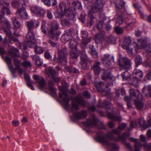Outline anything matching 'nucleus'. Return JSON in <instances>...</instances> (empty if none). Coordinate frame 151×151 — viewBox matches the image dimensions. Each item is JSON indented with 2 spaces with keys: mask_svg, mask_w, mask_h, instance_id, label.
Wrapping results in <instances>:
<instances>
[{
  "mask_svg": "<svg viewBox=\"0 0 151 151\" xmlns=\"http://www.w3.org/2000/svg\"><path fill=\"white\" fill-rule=\"evenodd\" d=\"M48 85L49 90L52 93L54 94H56V88L55 87L54 83L52 81H50L48 82Z\"/></svg>",
  "mask_w": 151,
  "mask_h": 151,
  "instance_id": "473e14b6",
  "label": "nucleus"
},
{
  "mask_svg": "<svg viewBox=\"0 0 151 151\" xmlns=\"http://www.w3.org/2000/svg\"><path fill=\"white\" fill-rule=\"evenodd\" d=\"M133 6L134 8L137 10L140 14L141 17L145 16V14L143 12V8L140 5H139L138 4L135 3L133 4Z\"/></svg>",
  "mask_w": 151,
  "mask_h": 151,
  "instance_id": "4c0bfd02",
  "label": "nucleus"
},
{
  "mask_svg": "<svg viewBox=\"0 0 151 151\" xmlns=\"http://www.w3.org/2000/svg\"><path fill=\"white\" fill-rule=\"evenodd\" d=\"M72 35H70L65 33L61 36V39L63 42L65 43L69 40L70 41L71 40H72Z\"/></svg>",
  "mask_w": 151,
  "mask_h": 151,
  "instance_id": "f704fd0d",
  "label": "nucleus"
},
{
  "mask_svg": "<svg viewBox=\"0 0 151 151\" xmlns=\"http://www.w3.org/2000/svg\"><path fill=\"white\" fill-rule=\"evenodd\" d=\"M33 78L36 82L39 84V88L40 89H43L46 84L44 78L42 76L37 74L34 75Z\"/></svg>",
  "mask_w": 151,
  "mask_h": 151,
  "instance_id": "9b49d317",
  "label": "nucleus"
},
{
  "mask_svg": "<svg viewBox=\"0 0 151 151\" xmlns=\"http://www.w3.org/2000/svg\"><path fill=\"white\" fill-rule=\"evenodd\" d=\"M85 52H82V54L80 55L81 60L78 64L79 68L81 69H86L87 68V62L89 60L88 56L85 54H83Z\"/></svg>",
  "mask_w": 151,
  "mask_h": 151,
  "instance_id": "0eeeda50",
  "label": "nucleus"
},
{
  "mask_svg": "<svg viewBox=\"0 0 151 151\" xmlns=\"http://www.w3.org/2000/svg\"><path fill=\"white\" fill-rule=\"evenodd\" d=\"M22 65L24 68L31 66V63L29 61L27 60L24 61L23 63H22Z\"/></svg>",
  "mask_w": 151,
  "mask_h": 151,
  "instance_id": "13d9d810",
  "label": "nucleus"
},
{
  "mask_svg": "<svg viewBox=\"0 0 151 151\" xmlns=\"http://www.w3.org/2000/svg\"><path fill=\"white\" fill-rule=\"evenodd\" d=\"M116 10L119 11L121 9L124 7L125 3L123 0H119L115 4Z\"/></svg>",
  "mask_w": 151,
  "mask_h": 151,
  "instance_id": "2f4dec72",
  "label": "nucleus"
},
{
  "mask_svg": "<svg viewBox=\"0 0 151 151\" xmlns=\"http://www.w3.org/2000/svg\"><path fill=\"white\" fill-rule=\"evenodd\" d=\"M91 40V38L90 37H87L82 38V43L84 45H86L90 43Z\"/></svg>",
  "mask_w": 151,
  "mask_h": 151,
  "instance_id": "5fc2aeb1",
  "label": "nucleus"
},
{
  "mask_svg": "<svg viewBox=\"0 0 151 151\" xmlns=\"http://www.w3.org/2000/svg\"><path fill=\"white\" fill-rule=\"evenodd\" d=\"M98 106L99 107L104 108L105 109H110L111 108L112 104L110 101H105L101 105L99 104Z\"/></svg>",
  "mask_w": 151,
  "mask_h": 151,
  "instance_id": "cd10ccee",
  "label": "nucleus"
},
{
  "mask_svg": "<svg viewBox=\"0 0 151 151\" xmlns=\"http://www.w3.org/2000/svg\"><path fill=\"white\" fill-rule=\"evenodd\" d=\"M77 50H72L70 53V57L72 59H76L78 57Z\"/></svg>",
  "mask_w": 151,
  "mask_h": 151,
  "instance_id": "09e8293b",
  "label": "nucleus"
},
{
  "mask_svg": "<svg viewBox=\"0 0 151 151\" xmlns=\"http://www.w3.org/2000/svg\"><path fill=\"white\" fill-rule=\"evenodd\" d=\"M142 17L144 19L146 20L147 22L151 23V15L150 14L147 16L145 14V16H143Z\"/></svg>",
  "mask_w": 151,
  "mask_h": 151,
  "instance_id": "69168bd1",
  "label": "nucleus"
},
{
  "mask_svg": "<svg viewBox=\"0 0 151 151\" xmlns=\"http://www.w3.org/2000/svg\"><path fill=\"white\" fill-rule=\"evenodd\" d=\"M97 136L95 137V139L99 142L106 144L107 146H111L113 150H118L119 147L115 143H110L108 140L109 138H105L103 135L104 132L99 131L97 133Z\"/></svg>",
  "mask_w": 151,
  "mask_h": 151,
  "instance_id": "f03ea898",
  "label": "nucleus"
},
{
  "mask_svg": "<svg viewBox=\"0 0 151 151\" xmlns=\"http://www.w3.org/2000/svg\"><path fill=\"white\" fill-rule=\"evenodd\" d=\"M121 75L123 81H129L131 80V75L127 71L122 73Z\"/></svg>",
  "mask_w": 151,
  "mask_h": 151,
  "instance_id": "c756f323",
  "label": "nucleus"
},
{
  "mask_svg": "<svg viewBox=\"0 0 151 151\" xmlns=\"http://www.w3.org/2000/svg\"><path fill=\"white\" fill-rule=\"evenodd\" d=\"M67 11L65 3L63 2L60 3L59 4V9L58 12L59 15L61 16H63L67 12Z\"/></svg>",
  "mask_w": 151,
  "mask_h": 151,
  "instance_id": "a211bd4d",
  "label": "nucleus"
},
{
  "mask_svg": "<svg viewBox=\"0 0 151 151\" xmlns=\"http://www.w3.org/2000/svg\"><path fill=\"white\" fill-rule=\"evenodd\" d=\"M135 62L136 64V67L137 68L142 62V57L140 56H137L135 59Z\"/></svg>",
  "mask_w": 151,
  "mask_h": 151,
  "instance_id": "c03bdc74",
  "label": "nucleus"
},
{
  "mask_svg": "<svg viewBox=\"0 0 151 151\" xmlns=\"http://www.w3.org/2000/svg\"><path fill=\"white\" fill-rule=\"evenodd\" d=\"M104 35L101 33H98L95 36V40L96 43L98 44L100 42L104 39Z\"/></svg>",
  "mask_w": 151,
  "mask_h": 151,
  "instance_id": "79ce46f5",
  "label": "nucleus"
},
{
  "mask_svg": "<svg viewBox=\"0 0 151 151\" xmlns=\"http://www.w3.org/2000/svg\"><path fill=\"white\" fill-rule=\"evenodd\" d=\"M74 99L81 106H86L85 102L81 96H76L75 97Z\"/></svg>",
  "mask_w": 151,
  "mask_h": 151,
  "instance_id": "e433bc0d",
  "label": "nucleus"
},
{
  "mask_svg": "<svg viewBox=\"0 0 151 151\" xmlns=\"http://www.w3.org/2000/svg\"><path fill=\"white\" fill-rule=\"evenodd\" d=\"M12 4L13 7L18 8L20 6V3L16 0H13L12 2Z\"/></svg>",
  "mask_w": 151,
  "mask_h": 151,
  "instance_id": "6e6d98bb",
  "label": "nucleus"
},
{
  "mask_svg": "<svg viewBox=\"0 0 151 151\" xmlns=\"http://www.w3.org/2000/svg\"><path fill=\"white\" fill-rule=\"evenodd\" d=\"M135 22V20L133 19L132 22L128 23L125 27L127 30L129 31L132 29L134 26Z\"/></svg>",
  "mask_w": 151,
  "mask_h": 151,
  "instance_id": "de8ad7c7",
  "label": "nucleus"
},
{
  "mask_svg": "<svg viewBox=\"0 0 151 151\" xmlns=\"http://www.w3.org/2000/svg\"><path fill=\"white\" fill-rule=\"evenodd\" d=\"M25 23L28 31H33L35 27L34 22L32 20H30L27 21Z\"/></svg>",
  "mask_w": 151,
  "mask_h": 151,
  "instance_id": "c85d7f7f",
  "label": "nucleus"
},
{
  "mask_svg": "<svg viewBox=\"0 0 151 151\" xmlns=\"http://www.w3.org/2000/svg\"><path fill=\"white\" fill-rule=\"evenodd\" d=\"M76 43L74 40H71L69 43V47L72 50H77Z\"/></svg>",
  "mask_w": 151,
  "mask_h": 151,
  "instance_id": "49530a36",
  "label": "nucleus"
},
{
  "mask_svg": "<svg viewBox=\"0 0 151 151\" xmlns=\"http://www.w3.org/2000/svg\"><path fill=\"white\" fill-rule=\"evenodd\" d=\"M47 6L50 7L51 6H56L57 2L56 0H41Z\"/></svg>",
  "mask_w": 151,
  "mask_h": 151,
  "instance_id": "bb28decb",
  "label": "nucleus"
},
{
  "mask_svg": "<svg viewBox=\"0 0 151 151\" xmlns=\"http://www.w3.org/2000/svg\"><path fill=\"white\" fill-rule=\"evenodd\" d=\"M14 62L16 67L14 68L18 71L19 74H22L23 72V70L20 67V61L18 59L14 58Z\"/></svg>",
  "mask_w": 151,
  "mask_h": 151,
  "instance_id": "393cba45",
  "label": "nucleus"
},
{
  "mask_svg": "<svg viewBox=\"0 0 151 151\" xmlns=\"http://www.w3.org/2000/svg\"><path fill=\"white\" fill-rule=\"evenodd\" d=\"M11 13L8 7L4 6L2 8L1 11L0 12V23L2 27L5 26L8 28L10 27L11 25L9 24V22L4 17V15L5 14H7V15L10 14Z\"/></svg>",
  "mask_w": 151,
  "mask_h": 151,
  "instance_id": "7ed1b4c3",
  "label": "nucleus"
},
{
  "mask_svg": "<svg viewBox=\"0 0 151 151\" xmlns=\"http://www.w3.org/2000/svg\"><path fill=\"white\" fill-rule=\"evenodd\" d=\"M34 52L35 54H40L44 52L43 48L41 47L35 45L34 47Z\"/></svg>",
  "mask_w": 151,
  "mask_h": 151,
  "instance_id": "ea45409f",
  "label": "nucleus"
},
{
  "mask_svg": "<svg viewBox=\"0 0 151 151\" xmlns=\"http://www.w3.org/2000/svg\"><path fill=\"white\" fill-rule=\"evenodd\" d=\"M24 78L26 81L28 86L32 90H34L35 88L32 85L33 82L30 79L29 76L27 73L25 74L24 75Z\"/></svg>",
  "mask_w": 151,
  "mask_h": 151,
  "instance_id": "5701e85b",
  "label": "nucleus"
},
{
  "mask_svg": "<svg viewBox=\"0 0 151 151\" xmlns=\"http://www.w3.org/2000/svg\"><path fill=\"white\" fill-rule=\"evenodd\" d=\"M137 42L136 45L138 49H143L147 45V40L145 38H140L137 40Z\"/></svg>",
  "mask_w": 151,
  "mask_h": 151,
  "instance_id": "6ab92c4d",
  "label": "nucleus"
},
{
  "mask_svg": "<svg viewBox=\"0 0 151 151\" xmlns=\"http://www.w3.org/2000/svg\"><path fill=\"white\" fill-rule=\"evenodd\" d=\"M72 6L73 7L75 11L76 9L79 10L82 8L81 3L77 1H75L73 2Z\"/></svg>",
  "mask_w": 151,
  "mask_h": 151,
  "instance_id": "58836bf2",
  "label": "nucleus"
},
{
  "mask_svg": "<svg viewBox=\"0 0 151 151\" xmlns=\"http://www.w3.org/2000/svg\"><path fill=\"white\" fill-rule=\"evenodd\" d=\"M104 22L102 21H99V23L98 24L97 26V27L99 31H101L103 28L104 26Z\"/></svg>",
  "mask_w": 151,
  "mask_h": 151,
  "instance_id": "680f3d73",
  "label": "nucleus"
},
{
  "mask_svg": "<svg viewBox=\"0 0 151 151\" xmlns=\"http://www.w3.org/2000/svg\"><path fill=\"white\" fill-rule=\"evenodd\" d=\"M79 109V106L77 104L74 103L72 104L71 112L73 113V115L71 118L73 121L76 122L85 119L87 116V113L85 110H82L81 112L77 111L74 113L75 110L77 111Z\"/></svg>",
  "mask_w": 151,
  "mask_h": 151,
  "instance_id": "f257e3e1",
  "label": "nucleus"
},
{
  "mask_svg": "<svg viewBox=\"0 0 151 151\" xmlns=\"http://www.w3.org/2000/svg\"><path fill=\"white\" fill-rule=\"evenodd\" d=\"M103 84L102 82L100 81L98 83L99 86L97 87V90L101 92H103L104 91V89L101 87V85Z\"/></svg>",
  "mask_w": 151,
  "mask_h": 151,
  "instance_id": "bf43d9fd",
  "label": "nucleus"
},
{
  "mask_svg": "<svg viewBox=\"0 0 151 151\" xmlns=\"http://www.w3.org/2000/svg\"><path fill=\"white\" fill-rule=\"evenodd\" d=\"M130 96L132 97H134L137 100L142 99V95L138 90H134L133 89H131L129 91Z\"/></svg>",
  "mask_w": 151,
  "mask_h": 151,
  "instance_id": "f3484780",
  "label": "nucleus"
},
{
  "mask_svg": "<svg viewBox=\"0 0 151 151\" xmlns=\"http://www.w3.org/2000/svg\"><path fill=\"white\" fill-rule=\"evenodd\" d=\"M6 27L7 29L5 28H4V29L5 32H6V35L9 37L10 40L13 41L14 42H17L18 41V39L12 35V32L10 30L11 27L9 28H8L7 27Z\"/></svg>",
  "mask_w": 151,
  "mask_h": 151,
  "instance_id": "aec40b11",
  "label": "nucleus"
},
{
  "mask_svg": "<svg viewBox=\"0 0 151 151\" xmlns=\"http://www.w3.org/2000/svg\"><path fill=\"white\" fill-rule=\"evenodd\" d=\"M127 126V124L125 123H122L120 125H119L117 127L118 129H119L121 130H124Z\"/></svg>",
  "mask_w": 151,
  "mask_h": 151,
  "instance_id": "774afa93",
  "label": "nucleus"
},
{
  "mask_svg": "<svg viewBox=\"0 0 151 151\" xmlns=\"http://www.w3.org/2000/svg\"><path fill=\"white\" fill-rule=\"evenodd\" d=\"M140 80L133 77V80L132 82V84L135 87H137L138 86V83Z\"/></svg>",
  "mask_w": 151,
  "mask_h": 151,
  "instance_id": "603ef678",
  "label": "nucleus"
},
{
  "mask_svg": "<svg viewBox=\"0 0 151 151\" xmlns=\"http://www.w3.org/2000/svg\"><path fill=\"white\" fill-rule=\"evenodd\" d=\"M143 49L147 54H151V44L147 45Z\"/></svg>",
  "mask_w": 151,
  "mask_h": 151,
  "instance_id": "8fccbe9b",
  "label": "nucleus"
},
{
  "mask_svg": "<svg viewBox=\"0 0 151 151\" xmlns=\"http://www.w3.org/2000/svg\"><path fill=\"white\" fill-rule=\"evenodd\" d=\"M61 24L63 26H66L70 24V22L69 20L65 19H63L61 22Z\"/></svg>",
  "mask_w": 151,
  "mask_h": 151,
  "instance_id": "3c124183",
  "label": "nucleus"
},
{
  "mask_svg": "<svg viewBox=\"0 0 151 151\" xmlns=\"http://www.w3.org/2000/svg\"><path fill=\"white\" fill-rule=\"evenodd\" d=\"M9 69L11 71L12 75L14 77H16L17 76L15 74L16 73V69L14 68L12 66H11L9 67Z\"/></svg>",
  "mask_w": 151,
  "mask_h": 151,
  "instance_id": "e2e57ef3",
  "label": "nucleus"
},
{
  "mask_svg": "<svg viewBox=\"0 0 151 151\" xmlns=\"http://www.w3.org/2000/svg\"><path fill=\"white\" fill-rule=\"evenodd\" d=\"M101 60L104 65L106 67H108L110 66L111 64V61L112 60L114 62V59L113 56L110 57L109 54H105L104 56L101 58Z\"/></svg>",
  "mask_w": 151,
  "mask_h": 151,
  "instance_id": "f8f14e48",
  "label": "nucleus"
},
{
  "mask_svg": "<svg viewBox=\"0 0 151 151\" xmlns=\"http://www.w3.org/2000/svg\"><path fill=\"white\" fill-rule=\"evenodd\" d=\"M119 63L121 68L127 70H128L130 69L131 65L130 60L126 57L122 58L121 62L120 60H119Z\"/></svg>",
  "mask_w": 151,
  "mask_h": 151,
  "instance_id": "9d476101",
  "label": "nucleus"
},
{
  "mask_svg": "<svg viewBox=\"0 0 151 151\" xmlns=\"http://www.w3.org/2000/svg\"><path fill=\"white\" fill-rule=\"evenodd\" d=\"M59 89L62 92V93H59V97L60 98H62L63 96H64L63 99L64 104L66 108H68L69 106V99L67 98L68 94L63 87H60Z\"/></svg>",
  "mask_w": 151,
  "mask_h": 151,
  "instance_id": "6e6552de",
  "label": "nucleus"
},
{
  "mask_svg": "<svg viewBox=\"0 0 151 151\" xmlns=\"http://www.w3.org/2000/svg\"><path fill=\"white\" fill-rule=\"evenodd\" d=\"M113 39V37H109L105 39V42L106 44H111L113 43L112 41Z\"/></svg>",
  "mask_w": 151,
  "mask_h": 151,
  "instance_id": "4d7b16f0",
  "label": "nucleus"
},
{
  "mask_svg": "<svg viewBox=\"0 0 151 151\" xmlns=\"http://www.w3.org/2000/svg\"><path fill=\"white\" fill-rule=\"evenodd\" d=\"M98 121V119L93 115L91 119H87L86 122H83L82 123L88 127L90 126L91 127H96L97 126V123Z\"/></svg>",
  "mask_w": 151,
  "mask_h": 151,
  "instance_id": "1a4fd4ad",
  "label": "nucleus"
},
{
  "mask_svg": "<svg viewBox=\"0 0 151 151\" xmlns=\"http://www.w3.org/2000/svg\"><path fill=\"white\" fill-rule=\"evenodd\" d=\"M114 31L117 34H121L123 32L122 28L118 26L114 28Z\"/></svg>",
  "mask_w": 151,
  "mask_h": 151,
  "instance_id": "864d4df0",
  "label": "nucleus"
},
{
  "mask_svg": "<svg viewBox=\"0 0 151 151\" xmlns=\"http://www.w3.org/2000/svg\"><path fill=\"white\" fill-rule=\"evenodd\" d=\"M100 65L101 63L99 61H97L93 65V69L96 75H99V74L101 70V68L100 67Z\"/></svg>",
  "mask_w": 151,
  "mask_h": 151,
  "instance_id": "a878e982",
  "label": "nucleus"
},
{
  "mask_svg": "<svg viewBox=\"0 0 151 151\" xmlns=\"http://www.w3.org/2000/svg\"><path fill=\"white\" fill-rule=\"evenodd\" d=\"M132 40L130 37H126L122 47L124 49L127 50L128 52L131 53L133 51L132 48L130 49L129 46L131 44Z\"/></svg>",
  "mask_w": 151,
  "mask_h": 151,
  "instance_id": "2eb2a0df",
  "label": "nucleus"
},
{
  "mask_svg": "<svg viewBox=\"0 0 151 151\" xmlns=\"http://www.w3.org/2000/svg\"><path fill=\"white\" fill-rule=\"evenodd\" d=\"M81 35L82 38L88 37V32L85 30H82L81 31Z\"/></svg>",
  "mask_w": 151,
  "mask_h": 151,
  "instance_id": "0e129e2a",
  "label": "nucleus"
},
{
  "mask_svg": "<svg viewBox=\"0 0 151 151\" xmlns=\"http://www.w3.org/2000/svg\"><path fill=\"white\" fill-rule=\"evenodd\" d=\"M12 22L14 26L16 28H19L21 25L20 22L15 17H13L12 19Z\"/></svg>",
  "mask_w": 151,
  "mask_h": 151,
  "instance_id": "37998d69",
  "label": "nucleus"
},
{
  "mask_svg": "<svg viewBox=\"0 0 151 151\" xmlns=\"http://www.w3.org/2000/svg\"><path fill=\"white\" fill-rule=\"evenodd\" d=\"M59 28V24L58 22L54 21L52 22L48 33L49 37L53 39L56 34L58 35V33H57V32Z\"/></svg>",
  "mask_w": 151,
  "mask_h": 151,
  "instance_id": "39448f33",
  "label": "nucleus"
},
{
  "mask_svg": "<svg viewBox=\"0 0 151 151\" xmlns=\"http://www.w3.org/2000/svg\"><path fill=\"white\" fill-rule=\"evenodd\" d=\"M67 49L66 48H63L60 50L58 51V57L56 58H55L54 60H56L59 63L63 65H65L67 64Z\"/></svg>",
  "mask_w": 151,
  "mask_h": 151,
  "instance_id": "20e7f679",
  "label": "nucleus"
},
{
  "mask_svg": "<svg viewBox=\"0 0 151 151\" xmlns=\"http://www.w3.org/2000/svg\"><path fill=\"white\" fill-rule=\"evenodd\" d=\"M46 73L50 78L56 76L57 75V73L55 70L50 67L47 69L46 70Z\"/></svg>",
  "mask_w": 151,
  "mask_h": 151,
  "instance_id": "4be33fe9",
  "label": "nucleus"
},
{
  "mask_svg": "<svg viewBox=\"0 0 151 151\" xmlns=\"http://www.w3.org/2000/svg\"><path fill=\"white\" fill-rule=\"evenodd\" d=\"M83 95L86 99H89L91 97L90 93L87 91H84L83 93Z\"/></svg>",
  "mask_w": 151,
  "mask_h": 151,
  "instance_id": "052dcab7",
  "label": "nucleus"
},
{
  "mask_svg": "<svg viewBox=\"0 0 151 151\" xmlns=\"http://www.w3.org/2000/svg\"><path fill=\"white\" fill-rule=\"evenodd\" d=\"M32 58L35 61L37 66H41L43 64L42 61L38 56L34 55L32 57Z\"/></svg>",
  "mask_w": 151,
  "mask_h": 151,
  "instance_id": "c9c22d12",
  "label": "nucleus"
},
{
  "mask_svg": "<svg viewBox=\"0 0 151 151\" xmlns=\"http://www.w3.org/2000/svg\"><path fill=\"white\" fill-rule=\"evenodd\" d=\"M121 133V132L117 129H112L111 131H108L107 134H106L105 135L104 134L103 135L105 137H107V136H106L107 134L108 135H109L108 136L109 137L111 136V135L114 136L113 134H114L119 136Z\"/></svg>",
  "mask_w": 151,
  "mask_h": 151,
  "instance_id": "72a5a7b5",
  "label": "nucleus"
},
{
  "mask_svg": "<svg viewBox=\"0 0 151 151\" xmlns=\"http://www.w3.org/2000/svg\"><path fill=\"white\" fill-rule=\"evenodd\" d=\"M35 39L33 31H28L26 37L25 41H33Z\"/></svg>",
  "mask_w": 151,
  "mask_h": 151,
  "instance_id": "7c9ffc66",
  "label": "nucleus"
},
{
  "mask_svg": "<svg viewBox=\"0 0 151 151\" xmlns=\"http://www.w3.org/2000/svg\"><path fill=\"white\" fill-rule=\"evenodd\" d=\"M31 12L37 16H43L45 13V12L42 8L37 6H32L31 8Z\"/></svg>",
  "mask_w": 151,
  "mask_h": 151,
  "instance_id": "ddd939ff",
  "label": "nucleus"
},
{
  "mask_svg": "<svg viewBox=\"0 0 151 151\" xmlns=\"http://www.w3.org/2000/svg\"><path fill=\"white\" fill-rule=\"evenodd\" d=\"M102 71L103 75L102 76V78L103 80L106 81L108 80H111L113 79L114 76L112 75L109 70L103 69Z\"/></svg>",
  "mask_w": 151,
  "mask_h": 151,
  "instance_id": "dca6fc26",
  "label": "nucleus"
},
{
  "mask_svg": "<svg viewBox=\"0 0 151 151\" xmlns=\"http://www.w3.org/2000/svg\"><path fill=\"white\" fill-rule=\"evenodd\" d=\"M134 103L137 109H141L143 107L144 105L142 102L138 100L134 99Z\"/></svg>",
  "mask_w": 151,
  "mask_h": 151,
  "instance_id": "a18cd8bd",
  "label": "nucleus"
},
{
  "mask_svg": "<svg viewBox=\"0 0 151 151\" xmlns=\"http://www.w3.org/2000/svg\"><path fill=\"white\" fill-rule=\"evenodd\" d=\"M148 123L147 124L146 122H145L144 129H145L147 128H149L151 127V120H148L147 121Z\"/></svg>",
  "mask_w": 151,
  "mask_h": 151,
  "instance_id": "338daca9",
  "label": "nucleus"
},
{
  "mask_svg": "<svg viewBox=\"0 0 151 151\" xmlns=\"http://www.w3.org/2000/svg\"><path fill=\"white\" fill-rule=\"evenodd\" d=\"M108 135L107 134L106 136H107V138L110 140H112L115 141H118L119 140L123 141V143L126 141V138L124 135L123 134L122 135L118 136V137H114V136H111L109 137Z\"/></svg>",
  "mask_w": 151,
  "mask_h": 151,
  "instance_id": "412c9836",
  "label": "nucleus"
},
{
  "mask_svg": "<svg viewBox=\"0 0 151 151\" xmlns=\"http://www.w3.org/2000/svg\"><path fill=\"white\" fill-rule=\"evenodd\" d=\"M132 74L134 78L139 79L140 80L143 76L142 71L140 70L137 69H135L134 70Z\"/></svg>",
  "mask_w": 151,
  "mask_h": 151,
  "instance_id": "b1692460",
  "label": "nucleus"
},
{
  "mask_svg": "<svg viewBox=\"0 0 151 151\" xmlns=\"http://www.w3.org/2000/svg\"><path fill=\"white\" fill-rule=\"evenodd\" d=\"M16 14L24 19H28L26 9L23 7H22L20 9H18L16 12Z\"/></svg>",
  "mask_w": 151,
  "mask_h": 151,
  "instance_id": "4468645a",
  "label": "nucleus"
},
{
  "mask_svg": "<svg viewBox=\"0 0 151 151\" xmlns=\"http://www.w3.org/2000/svg\"><path fill=\"white\" fill-rule=\"evenodd\" d=\"M105 2L103 0H96L94 5L92 6L90 13H94L103 10Z\"/></svg>",
  "mask_w": 151,
  "mask_h": 151,
  "instance_id": "423d86ee",
  "label": "nucleus"
},
{
  "mask_svg": "<svg viewBox=\"0 0 151 151\" xmlns=\"http://www.w3.org/2000/svg\"><path fill=\"white\" fill-rule=\"evenodd\" d=\"M9 55L12 58H19L20 57V53L18 52H15L10 50L8 52Z\"/></svg>",
  "mask_w": 151,
  "mask_h": 151,
  "instance_id": "a19ab883",
  "label": "nucleus"
}]
</instances>
